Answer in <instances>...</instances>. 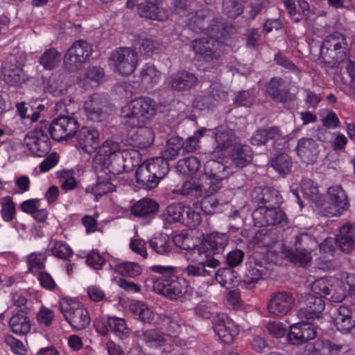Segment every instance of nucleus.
Listing matches in <instances>:
<instances>
[{"label": "nucleus", "mask_w": 355, "mask_h": 355, "mask_svg": "<svg viewBox=\"0 0 355 355\" xmlns=\"http://www.w3.org/2000/svg\"><path fill=\"white\" fill-rule=\"evenodd\" d=\"M295 151L304 162L308 163L315 162L319 154L317 142L311 138H302L299 139Z\"/></svg>", "instance_id": "nucleus-27"}, {"label": "nucleus", "mask_w": 355, "mask_h": 355, "mask_svg": "<svg viewBox=\"0 0 355 355\" xmlns=\"http://www.w3.org/2000/svg\"><path fill=\"white\" fill-rule=\"evenodd\" d=\"M206 131V128L199 129L194 132L193 135L189 137L184 142L182 141V149L184 150V155L197 150L199 146L200 139Z\"/></svg>", "instance_id": "nucleus-62"}, {"label": "nucleus", "mask_w": 355, "mask_h": 355, "mask_svg": "<svg viewBox=\"0 0 355 355\" xmlns=\"http://www.w3.org/2000/svg\"><path fill=\"white\" fill-rule=\"evenodd\" d=\"M116 270L122 276L135 277L141 273V266L134 262H126L118 264Z\"/></svg>", "instance_id": "nucleus-64"}, {"label": "nucleus", "mask_w": 355, "mask_h": 355, "mask_svg": "<svg viewBox=\"0 0 355 355\" xmlns=\"http://www.w3.org/2000/svg\"><path fill=\"white\" fill-rule=\"evenodd\" d=\"M185 207L181 203H173L166 209V220L168 222H180L182 223Z\"/></svg>", "instance_id": "nucleus-60"}, {"label": "nucleus", "mask_w": 355, "mask_h": 355, "mask_svg": "<svg viewBox=\"0 0 355 355\" xmlns=\"http://www.w3.org/2000/svg\"><path fill=\"white\" fill-rule=\"evenodd\" d=\"M283 138L280 130L275 126L255 131L251 137V144L254 146L264 145L268 140L278 141Z\"/></svg>", "instance_id": "nucleus-36"}, {"label": "nucleus", "mask_w": 355, "mask_h": 355, "mask_svg": "<svg viewBox=\"0 0 355 355\" xmlns=\"http://www.w3.org/2000/svg\"><path fill=\"white\" fill-rule=\"evenodd\" d=\"M213 328L218 338L227 344L232 343L239 334L237 326L225 313L216 315L213 320Z\"/></svg>", "instance_id": "nucleus-16"}, {"label": "nucleus", "mask_w": 355, "mask_h": 355, "mask_svg": "<svg viewBox=\"0 0 355 355\" xmlns=\"http://www.w3.org/2000/svg\"><path fill=\"white\" fill-rule=\"evenodd\" d=\"M110 60L115 72L129 76L136 69L138 64V54L130 48H120L111 54Z\"/></svg>", "instance_id": "nucleus-9"}, {"label": "nucleus", "mask_w": 355, "mask_h": 355, "mask_svg": "<svg viewBox=\"0 0 355 355\" xmlns=\"http://www.w3.org/2000/svg\"><path fill=\"white\" fill-rule=\"evenodd\" d=\"M150 248L157 254L165 255L172 250L170 239L166 235H159L149 241Z\"/></svg>", "instance_id": "nucleus-55"}, {"label": "nucleus", "mask_w": 355, "mask_h": 355, "mask_svg": "<svg viewBox=\"0 0 355 355\" xmlns=\"http://www.w3.org/2000/svg\"><path fill=\"white\" fill-rule=\"evenodd\" d=\"M278 207H259L254 209L252 216L257 227L281 225L288 223L286 214L277 209Z\"/></svg>", "instance_id": "nucleus-12"}, {"label": "nucleus", "mask_w": 355, "mask_h": 355, "mask_svg": "<svg viewBox=\"0 0 355 355\" xmlns=\"http://www.w3.org/2000/svg\"><path fill=\"white\" fill-rule=\"evenodd\" d=\"M75 136L76 147L88 154L94 153L99 146V133L93 128L83 127L77 130Z\"/></svg>", "instance_id": "nucleus-18"}, {"label": "nucleus", "mask_w": 355, "mask_h": 355, "mask_svg": "<svg viewBox=\"0 0 355 355\" xmlns=\"http://www.w3.org/2000/svg\"><path fill=\"white\" fill-rule=\"evenodd\" d=\"M200 210L198 202L193 203L191 207H186L182 223L190 228L198 226L201 222Z\"/></svg>", "instance_id": "nucleus-53"}, {"label": "nucleus", "mask_w": 355, "mask_h": 355, "mask_svg": "<svg viewBox=\"0 0 355 355\" xmlns=\"http://www.w3.org/2000/svg\"><path fill=\"white\" fill-rule=\"evenodd\" d=\"M252 200L263 207H279L283 202V198L279 192L274 188L257 187L252 193Z\"/></svg>", "instance_id": "nucleus-19"}, {"label": "nucleus", "mask_w": 355, "mask_h": 355, "mask_svg": "<svg viewBox=\"0 0 355 355\" xmlns=\"http://www.w3.org/2000/svg\"><path fill=\"white\" fill-rule=\"evenodd\" d=\"M211 137L215 141L214 147V152L215 153H224L236 141L234 131L227 127H220L216 129Z\"/></svg>", "instance_id": "nucleus-23"}, {"label": "nucleus", "mask_w": 355, "mask_h": 355, "mask_svg": "<svg viewBox=\"0 0 355 355\" xmlns=\"http://www.w3.org/2000/svg\"><path fill=\"white\" fill-rule=\"evenodd\" d=\"M110 331L121 339L128 338L130 334V329L127 327L125 320L122 318L115 316H110Z\"/></svg>", "instance_id": "nucleus-57"}, {"label": "nucleus", "mask_w": 355, "mask_h": 355, "mask_svg": "<svg viewBox=\"0 0 355 355\" xmlns=\"http://www.w3.org/2000/svg\"><path fill=\"white\" fill-rule=\"evenodd\" d=\"M157 109L156 102L150 98L141 97L132 100L121 109V123L131 128L145 125L155 116Z\"/></svg>", "instance_id": "nucleus-2"}, {"label": "nucleus", "mask_w": 355, "mask_h": 355, "mask_svg": "<svg viewBox=\"0 0 355 355\" xmlns=\"http://www.w3.org/2000/svg\"><path fill=\"white\" fill-rule=\"evenodd\" d=\"M224 205L219 202L214 196H206L200 202L198 207L205 214H215L223 211Z\"/></svg>", "instance_id": "nucleus-51"}, {"label": "nucleus", "mask_w": 355, "mask_h": 355, "mask_svg": "<svg viewBox=\"0 0 355 355\" xmlns=\"http://www.w3.org/2000/svg\"><path fill=\"white\" fill-rule=\"evenodd\" d=\"M315 243V239L306 232L296 236L297 247L288 252V259L298 266H304L309 263L312 260L311 246Z\"/></svg>", "instance_id": "nucleus-10"}, {"label": "nucleus", "mask_w": 355, "mask_h": 355, "mask_svg": "<svg viewBox=\"0 0 355 355\" xmlns=\"http://www.w3.org/2000/svg\"><path fill=\"white\" fill-rule=\"evenodd\" d=\"M301 189L304 195L320 206L319 190L316 184L310 179H304L301 182Z\"/></svg>", "instance_id": "nucleus-59"}, {"label": "nucleus", "mask_w": 355, "mask_h": 355, "mask_svg": "<svg viewBox=\"0 0 355 355\" xmlns=\"http://www.w3.org/2000/svg\"><path fill=\"white\" fill-rule=\"evenodd\" d=\"M232 164L242 168L250 164L252 159V151L250 146L241 145L236 146L232 155Z\"/></svg>", "instance_id": "nucleus-43"}, {"label": "nucleus", "mask_w": 355, "mask_h": 355, "mask_svg": "<svg viewBox=\"0 0 355 355\" xmlns=\"http://www.w3.org/2000/svg\"><path fill=\"white\" fill-rule=\"evenodd\" d=\"M352 312L345 306L336 309L334 324L336 329L343 333H348L355 327V320L353 319Z\"/></svg>", "instance_id": "nucleus-31"}, {"label": "nucleus", "mask_w": 355, "mask_h": 355, "mask_svg": "<svg viewBox=\"0 0 355 355\" xmlns=\"http://www.w3.org/2000/svg\"><path fill=\"white\" fill-rule=\"evenodd\" d=\"M159 323L165 329L166 334L174 342V338H177L184 324V320L176 313H168L159 315Z\"/></svg>", "instance_id": "nucleus-25"}, {"label": "nucleus", "mask_w": 355, "mask_h": 355, "mask_svg": "<svg viewBox=\"0 0 355 355\" xmlns=\"http://www.w3.org/2000/svg\"><path fill=\"white\" fill-rule=\"evenodd\" d=\"M187 25L189 28L196 33H205L225 37L226 28L224 24L218 21L214 14L207 9L196 11L194 14L189 15Z\"/></svg>", "instance_id": "nucleus-3"}, {"label": "nucleus", "mask_w": 355, "mask_h": 355, "mask_svg": "<svg viewBox=\"0 0 355 355\" xmlns=\"http://www.w3.org/2000/svg\"><path fill=\"white\" fill-rule=\"evenodd\" d=\"M324 302L320 297L307 294L301 302L299 315L307 319L318 318L324 311Z\"/></svg>", "instance_id": "nucleus-21"}, {"label": "nucleus", "mask_w": 355, "mask_h": 355, "mask_svg": "<svg viewBox=\"0 0 355 355\" xmlns=\"http://www.w3.org/2000/svg\"><path fill=\"white\" fill-rule=\"evenodd\" d=\"M103 107L101 96L97 94L92 95L89 100L85 103V111L88 119L93 121H102L105 116Z\"/></svg>", "instance_id": "nucleus-33"}, {"label": "nucleus", "mask_w": 355, "mask_h": 355, "mask_svg": "<svg viewBox=\"0 0 355 355\" xmlns=\"http://www.w3.org/2000/svg\"><path fill=\"white\" fill-rule=\"evenodd\" d=\"M352 312L345 306L336 309L334 324L336 329L343 333H348L355 327V320L353 319Z\"/></svg>", "instance_id": "nucleus-32"}, {"label": "nucleus", "mask_w": 355, "mask_h": 355, "mask_svg": "<svg viewBox=\"0 0 355 355\" xmlns=\"http://www.w3.org/2000/svg\"><path fill=\"white\" fill-rule=\"evenodd\" d=\"M336 243L343 252L352 251L355 244V223L348 222L340 227Z\"/></svg>", "instance_id": "nucleus-26"}, {"label": "nucleus", "mask_w": 355, "mask_h": 355, "mask_svg": "<svg viewBox=\"0 0 355 355\" xmlns=\"http://www.w3.org/2000/svg\"><path fill=\"white\" fill-rule=\"evenodd\" d=\"M134 334L150 347L171 346L173 344V339L169 336L155 329L137 330Z\"/></svg>", "instance_id": "nucleus-20"}, {"label": "nucleus", "mask_w": 355, "mask_h": 355, "mask_svg": "<svg viewBox=\"0 0 355 355\" xmlns=\"http://www.w3.org/2000/svg\"><path fill=\"white\" fill-rule=\"evenodd\" d=\"M61 53L55 48L46 50L39 59L40 64L46 70H52L60 62Z\"/></svg>", "instance_id": "nucleus-48"}, {"label": "nucleus", "mask_w": 355, "mask_h": 355, "mask_svg": "<svg viewBox=\"0 0 355 355\" xmlns=\"http://www.w3.org/2000/svg\"><path fill=\"white\" fill-rule=\"evenodd\" d=\"M59 308L67 322L76 331L85 329L90 324L87 309L68 298L60 300Z\"/></svg>", "instance_id": "nucleus-4"}, {"label": "nucleus", "mask_w": 355, "mask_h": 355, "mask_svg": "<svg viewBox=\"0 0 355 355\" xmlns=\"http://www.w3.org/2000/svg\"><path fill=\"white\" fill-rule=\"evenodd\" d=\"M92 53V46L87 42L78 40L74 42L64 57L65 68L71 72L79 70L89 60Z\"/></svg>", "instance_id": "nucleus-7"}, {"label": "nucleus", "mask_w": 355, "mask_h": 355, "mask_svg": "<svg viewBox=\"0 0 355 355\" xmlns=\"http://www.w3.org/2000/svg\"><path fill=\"white\" fill-rule=\"evenodd\" d=\"M16 58L13 55L9 58V62L5 63L3 70V80L9 85L19 86L26 80L25 73L20 66L13 65L11 62H15Z\"/></svg>", "instance_id": "nucleus-28"}, {"label": "nucleus", "mask_w": 355, "mask_h": 355, "mask_svg": "<svg viewBox=\"0 0 355 355\" xmlns=\"http://www.w3.org/2000/svg\"><path fill=\"white\" fill-rule=\"evenodd\" d=\"M231 173L230 167L215 159L207 161L205 165V174L221 182L227 178Z\"/></svg>", "instance_id": "nucleus-38"}, {"label": "nucleus", "mask_w": 355, "mask_h": 355, "mask_svg": "<svg viewBox=\"0 0 355 355\" xmlns=\"http://www.w3.org/2000/svg\"><path fill=\"white\" fill-rule=\"evenodd\" d=\"M193 313L199 318L206 320L212 318V320L217 314L221 313L218 312V306L215 302L205 301L198 303L193 308Z\"/></svg>", "instance_id": "nucleus-49"}, {"label": "nucleus", "mask_w": 355, "mask_h": 355, "mask_svg": "<svg viewBox=\"0 0 355 355\" xmlns=\"http://www.w3.org/2000/svg\"><path fill=\"white\" fill-rule=\"evenodd\" d=\"M129 134L130 144L140 149H146L154 142L155 135L150 128L141 125Z\"/></svg>", "instance_id": "nucleus-24"}, {"label": "nucleus", "mask_w": 355, "mask_h": 355, "mask_svg": "<svg viewBox=\"0 0 355 355\" xmlns=\"http://www.w3.org/2000/svg\"><path fill=\"white\" fill-rule=\"evenodd\" d=\"M1 214L4 221L10 222L15 218L16 208L10 196L3 197L1 200Z\"/></svg>", "instance_id": "nucleus-61"}, {"label": "nucleus", "mask_w": 355, "mask_h": 355, "mask_svg": "<svg viewBox=\"0 0 355 355\" xmlns=\"http://www.w3.org/2000/svg\"><path fill=\"white\" fill-rule=\"evenodd\" d=\"M160 76L161 73L154 64L147 63L143 66L140 71V82L144 87L152 88L159 83Z\"/></svg>", "instance_id": "nucleus-39"}, {"label": "nucleus", "mask_w": 355, "mask_h": 355, "mask_svg": "<svg viewBox=\"0 0 355 355\" xmlns=\"http://www.w3.org/2000/svg\"><path fill=\"white\" fill-rule=\"evenodd\" d=\"M153 177L157 179V184L169 171L168 161L162 157H156L145 163Z\"/></svg>", "instance_id": "nucleus-41"}, {"label": "nucleus", "mask_w": 355, "mask_h": 355, "mask_svg": "<svg viewBox=\"0 0 355 355\" xmlns=\"http://www.w3.org/2000/svg\"><path fill=\"white\" fill-rule=\"evenodd\" d=\"M98 154L104 157V160H108L119 156H130V151L125 145L118 141L107 140L99 147Z\"/></svg>", "instance_id": "nucleus-30"}, {"label": "nucleus", "mask_w": 355, "mask_h": 355, "mask_svg": "<svg viewBox=\"0 0 355 355\" xmlns=\"http://www.w3.org/2000/svg\"><path fill=\"white\" fill-rule=\"evenodd\" d=\"M329 202L320 205L322 215L327 217L340 216L349 206L345 191L340 185L332 186L327 192Z\"/></svg>", "instance_id": "nucleus-8"}, {"label": "nucleus", "mask_w": 355, "mask_h": 355, "mask_svg": "<svg viewBox=\"0 0 355 355\" xmlns=\"http://www.w3.org/2000/svg\"><path fill=\"white\" fill-rule=\"evenodd\" d=\"M199 82L195 73L184 69L171 74L166 80L167 87L178 92L190 91L196 88Z\"/></svg>", "instance_id": "nucleus-15"}, {"label": "nucleus", "mask_w": 355, "mask_h": 355, "mask_svg": "<svg viewBox=\"0 0 355 355\" xmlns=\"http://www.w3.org/2000/svg\"><path fill=\"white\" fill-rule=\"evenodd\" d=\"M182 193L184 196H191L196 198L205 196L203 185L200 178L186 181L182 187Z\"/></svg>", "instance_id": "nucleus-58"}, {"label": "nucleus", "mask_w": 355, "mask_h": 355, "mask_svg": "<svg viewBox=\"0 0 355 355\" xmlns=\"http://www.w3.org/2000/svg\"><path fill=\"white\" fill-rule=\"evenodd\" d=\"M173 242L176 246L183 250L190 252L193 257L196 255H202L203 247L200 245V240L184 234H177L173 238Z\"/></svg>", "instance_id": "nucleus-34"}, {"label": "nucleus", "mask_w": 355, "mask_h": 355, "mask_svg": "<svg viewBox=\"0 0 355 355\" xmlns=\"http://www.w3.org/2000/svg\"><path fill=\"white\" fill-rule=\"evenodd\" d=\"M200 167V162L196 157L191 156L180 159L177 164V171L186 175L195 174Z\"/></svg>", "instance_id": "nucleus-52"}, {"label": "nucleus", "mask_w": 355, "mask_h": 355, "mask_svg": "<svg viewBox=\"0 0 355 355\" xmlns=\"http://www.w3.org/2000/svg\"><path fill=\"white\" fill-rule=\"evenodd\" d=\"M195 263H190L182 270L187 277H211L214 274V269L220 264V261L212 255L193 256Z\"/></svg>", "instance_id": "nucleus-11"}, {"label": "nucleus", "mask_w": 355, "mask_h": 355, "mask_svg": "<svg viewBox=\"0 0 355 355\" xmlns=\"http://www.w3.org/2000/svg\"><path fill=\"white\" fill-rule=\"evenodd\" d=\"M216 281L222 286L230 288L238 283V273L231 268H223L214 270Z\"/></svg>", "instance_id": "nucleus-45"}, {"label": "nucleus", "mask_w": 355, "mask_h": 355, "mask_svg": "<svg viewBox=\"0 0 355 355\" xmlns=\"http://www.w3.org/2000/svg\"><path fill=\"white\" fill-rule=\"evenodd\" d=\"M150 270L162 275L153 280V291L157 294L170 300H179L187 293L189 282L182 277L175 275L174 267L153 266Z\"/></svg>", "instance_id": "nucleus-1"}, {"label": "nucleus", "mask_w": 355, "mask_h": 355, "mask_svg": "<svg viewBox=\"0 0 355 355\" xmlns=\"http://www.w3.org/2000/svg\"><path fill=\"white\" fill-rule=\"evenodd\" d=\"M159 209V205L152 199L143 198L137 202L131 209L137 217L153 218Z\"/></svg>", "instance_id": "nucleus-35"}, {"label": "nucleus", "mask_w": 355, "mask_h": 355, "mask_svg": "<svg viewBox=\"0 0 355 355\" xmlns=\"http://www.w3.org/2000/svg\"><path fill=\"white\" fill-rule=\"evenodd\" d=\"M50 250L53 256L64 260L68 259L73 254L72 249L69 245L62 241H51Z\"/></svg>", "instance_id": "nucleus-56"}, {"label": "nucleus", "mask_w": 355, "mask_h": 355, "mask_svg": "<svg viewBox=\"0 0 355 355\" xmlns=\"http://www.w3.org/2000/svg\"><path fill=\"white\" fill-rule=\"evenodd\" d=\"M295 300L290 293L279 292L272 295L268 309L270 313L277 317L287 314L292 309Z\"/></svg>", "instance_id": "nucleus-17"}, {"label": "nucleus", "mask_w": 355, "mask_h": 355, "mask_svg": "<svg viewBox=\"0 0 355 355\" xmlns=\"http://www.w3.org/2000/svg\"><path fill=\"white\" fill-rule=\"evenodd\" d=\"M334 60V64L340 63L346 58L347 47L345 37L339 33H334L325 37L322 42V51Z\"/></svg>", "instance_id": "nucleus-14"}, {"label": "nucleus", "mask_w": 355, "mask_h": 355, "mask_svg": "<svg viewBox=\"0 0 355 355\" xmlns=\"http://www.w3.org/2000/svg\"><path fill=\"white\" fill-rule=\"evenodd\" d=\"M227 243V236L225 234L213 232L207 234L200 241L203 247L202 255L222 253Z\"/></svg>", "instance_id": "nucleus-22"}, {"label": "nucleus", "mask_w": 355, "mask_h": 355, "mask_svg": "<svg viewBox=\"0 0 355 355\" xmlns=\"http://www.w3.org/2000/svg\"><path fill=\"white\" fill-rule=\"evenodd\" d=\"M129 156H119L108 160H104L106 170L105 174L116 179V175L121 174L127 167L125 161Z\"/></svg>", "instance_id": "nucleus-47"}, {"label": "nucleus", "mask_w": 355, "mask_h": 355, "mask_svg": "<svg viewBox=\"0 0 355 355\" xmlns=\"http://www.w3.org/2000/svg\"><path fill=\"white\" fill-rule=\"evenodd\" d=\"M266 92L273 100L286 103L288 100V89L280 77H273L266 85Z\"/></svg>", "instance_id": "nucleus-29"}, {"label": "nucleus", "mask_w": 355, "mask_h": 355, "mask_svg": "<svg viewBox=\"0 0 355 355\" xmlns=\"http://www.w3.org/2000/svg\"><path fill=\"white\" fill-rule=\"evenodd\" d=\"M129 310L135 319L143 323L150 324L154 320V312L146 304L141 302L131 304Z\"/></svg>", "instance_id": "nucleus-42"}, {"label": "nucleus", "mask_w": 355, "mask_h": 355, "mask_svg": "<svg viewBox=\"0 0 355 355\" xmlns=\"http://www.w3.org/2000/svg\"><path fill=\"white\" fill-rule=\"evenodd\" d=\"M162 0H146L145 3L138 5L141 17L155 20H162L159 15V4Z\"/></svg>", "instance_id": "nucleus-46"}, {"label": "nucleus", "mask_w": 355, "mask_h": 355, "mask_svg": "<svg viewBox=\"0 0 355 355\" xmlns=\"http://www.w3.org/2000/svg\"><path fill=\"white\" fill-rule=\"evenodd\" d=\"M270 166L279 174H287L292 166L291 158L286 153H280L270 159Z\"/></svg>", "instance_id": "nucleus-54"}, {"label": "nucleus", "mask_w": 355, "mask_h": 355, "mask_svg": "<svg viewBox=\"0 0 355 355\" xmlns=\"http://www.w3.org/2000/svg\"><path fill=\"white\" fill-rule=\"evenodd\" d=\"M243 10L242 0H223V12L231 18H236Z\"/></svg>", "instance_id": "nucleus-63"}, {"label": "nucleus", "mask_w": 355, "mask_h": 355, "mask_svg": "<svg viewBox=\"0 0 355 355\" xmlns=\"http://www.w3.org/2000/svg\"><path fill=\"white\" fill-rule=\"evenodd\" d=\"M263 270L264 268L262 266L250 261L248 265L247 271L243 279V284L248 288H252L254 284L261 279Z\"/></svg>", "instance_id": "nucleus-50"}, {"label": "nucleus", "mask_w": 355, "mask_h": 355, "mask_svg": "<svg viewBox=\"0 0 355 355\" xmlns=\"http://www.w3.org/2000/svg\"><path fill=\"white\" fill-rule=\"evenodd\" d=\"M180 155H184L182 149V139L179 137H173L168 140L162 157L168 161L175 159Z\"/></svg>", "instance_id": "nucleus-44"}, {"label": "nucleus", "mask_w": 355, "mask_h": 355, "mask_svg": "<svg viewBox=\"0 0 355 355\" xmlns=\"http://www.w3.org/2000/svg\"><path fill=\"white\" fill-rule=\"evenodd\" d=\"M24 144L31 152L37 157H44L51 150V141L48 132L40 123L24 138Z\"/></svg>", "instance_id": "nucleus-13"}, {"label": "nucleus", "mask_w": 355, "mask_h": 355, "mask_svg": "<svg viewBox=\"0 0 355 355\" xmlns=\"http://www.w3.org/2000/svg\"><path fill=\"white\" fill-rule=\"evenodd\" d=\"M219 35L209 37L200 38L192 42V48L196 58L198 61L211 62L216 60L224 50L223 42L219 39L223 38Z\"/></svg>", "instance_id": "nucleus-6"}, {"label": "nucleus", "mask_w": 355, "mask_h": 355, "mask_svg": "<svg viewBox=\"0 0 355 355\" xmlns=\"http://www.w3.org/2000/svg\"><path fill=\"white\" fill-rule=\"evenodd\" d=\"M26 315L21 312L12 315L8 322L12 332L18 336H24L31 331V320Z\"/></svg>", "instance_id": "nucleus-37"}, {"label": "nucleus", "mask_w": 355, "mask_h": 355, "mask_svg": "<svg viewBox=\"0 0 355 355\" xmlns=\"http://www.w3.org/2000/svg\"><path fill=\"white\" fill-rule=\"evenodd\" d=\"M44 130L49 132L54 140L68 141L75 137L79 128L78 121L70 116H60L54 119L51 123L47 121L40 123Z\"/></svg>", "instance_id": "nucleus-5"}, {"label": "nucleus", "mask_w": 355, "mask_h": 355, "mask_svg": "<svg viewBox=\"0 0 355 355\" xmlns=\"http://www.w3.org/2000/svg\"><path fill=\"white\" fill-rule=\"evenodd\" d=\"M137 183L141 188L146 190H152L157 185V179L153 177L151 173L145 163L141 164L135 173Z\"/></svg>", "instance_id": "nucleus-40"}]
</instances>
